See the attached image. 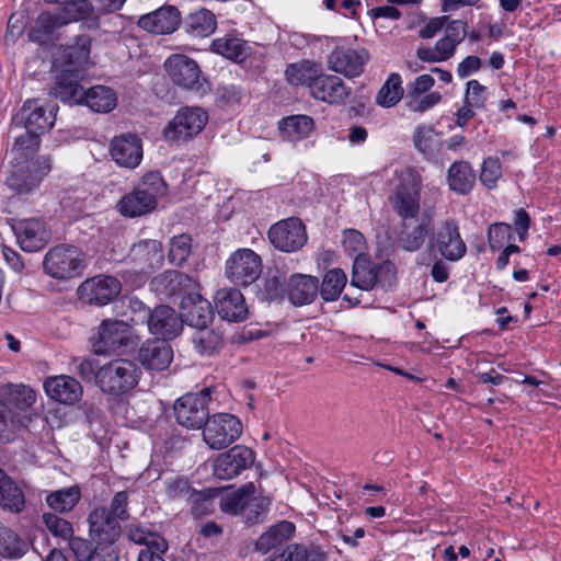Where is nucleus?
Here are the masks:
<instances>
[{"label":"nucleus","instance_id":"obj_1","mask_svg":"<svg viewBox=\"0 0 561 561\" xmlns=\"http://www.w3.org/2000/svg\"><path fill=\"white\" fill-rule=\"evenodd\" d=\"M59 4L53 10L43 11L28 31V38L41 45L55 39V32L72 22L88 19L93 7L88 0H44Z\"/></svg>","mask_w":561,"mask_h":561},{"label":"nucleus","instance_id":"obj_2","mask_svg":"<svg viewBox=\"0 0 561 561\" xmlns=\"http://www.w3.org/2000/svg\"><path fill=\"white\" fill-rule=\"evenodd\" d=\"M128 494L119 491L113 496L110 507L98 506L88 516L89 535L98 545H112L121 536V522L127 520Z\"/></svg>","mask_w":561,"mask_h":561},{"label":"nucleus","instance_id":"obj_3","mask_svg":"<svg viewBox=\"0 0 561 561\" xmlns=\"http://www.w3.org/2000/svg\"><path fill=\"white\" fill-rule=\"evenodd\" d=\"M167 193V184L158 171L146 173L134 190L117 202V211L127 218L147 215L157 208L158 199Z\"/></svg>","mask_w":561,"mask_h":561},{"label":"nucleus","instance_id":"obj_4","mask_svg":"<svg viewBox=\"0 0 561 561\" xmlns=\"http://www.w3.org/2000/svg\"><path fill=\"white\" fill-rule=\"evenodd\" d=\"M423 180L414 168L396 171L393 185L388 196L392 210L403 220L417 218L421 210Z\"/></svg>","mask_w":561,"mask_h":561},{"label":"nucleus","instance_id":"obj_5","mask_svg":"<svg viewBox=\"0 0 561 561\" xmlns=\"http://www.w3.org/2000/svg\"><path fill=\"white\" fill-rule=\"evenodd\" d=\"M141 369L136 362L127 358H116L99 368L98 387L112 397H123L131 393L141 377Z\"/></svg>","mask_w":561,"mask_h":561},{"label":"nucleus","instance_id":"obj_6","mask_svg":"<svg viewBox=\"0 0 561 561\" xmlns=\"http://www.w3.org/2000/svg\"><path fill=\"white\" fill-rule=\"evenodd\" d=\"M270 505L271 499L268 496H255L253 482L241 485L219 501V507L224 513L240 516L251 524L262 522L268 512Z\"/></svg>","mask_w":561,"mask_h":561},{"label":"nucleus","instance_id":"obj_7","mask_svg":"<svg viewBox=\"0 0 561 561\" xmlns=\"http://www.w3.org/2000/svg\"><path fill=\"white\" fill-rule=\"evenodd\" d=\"M87 266L84 253L71 244H58L48 250L43 261L44 272L55 279L80 276Z\"/></svg>","mask_w":561,"mask_h":561},{"label":"nucleus","instance_id":"obj_8","mask_svg":"<svg viewBox=\"0 0 561 561\" xmlns=\"http://www.w3.org/2000/svg\"><path fill=\"white\" fill-rule=\"evenodd\" d=\"M163 67L174 85L196 93L206 92L207 80L195 59L184 54H173L165 59Z\"/></svg>","mask_w":561,"mask_h":561},{"label":"nucleus","instance_id":"obj_9","mask_svg":"<svg viewBox=\"0 0 561 561\" xmlns=\"http://www.w3.org/2000/svg\"><path fill=\"white\" fill-rule=\"evenodd\" d=\"M208 122L207 112L198 106L181 107L175 116L163 128L165 140L184 144L196 137Z\"/></svg>","mask_w":561,"mask_h":561},{"label":"nucleus","instance_id":"obj_10","mask_svg":"<svg viewBox=\"0 0 561 561\" xmlns=\"http://www.w3.org/2000/svg\"><path fill=\"white\" fill-rule=\"evenodd\" d=\"M137 345L136 337L129 324L122 320L106 319L99 327L98 337L93 342L94 353L105 355Z\"/></svg>","mask_w":561,"mask_h":561},{"label":"nucleus","instance_id":"obj_11","mask_svg":"<svg viewBox=\"0 0 561 561\" xmlns=\"http://www.w3.org/2000/svg\"><path fill=\"white\" fill-rule=\"evenodd\" d=\"M210 399V390L207 388L178 399L173 408L176 422L190 430L203 428L209 419Z\"/></svg>","mask_w":561,"mask_h":561},{"label":"nucleus","instance_id":"obj_12","mask_svg":"<svg viewBox=\"0 0 561 561\" xmlns=\"http://www.w3.org/2000/svg\"><path fill=\"white\" fill-rule=\"evenodd\" d=\"M241 421L229 413H217L209 416L203 427V440L214 450H220L233 442L242 434Z\"/></svg>","mask_w":561,"mask_h":561},{"label":"nucleus","instance_id":"obj_13","mask_svg":"<svg viewBox=\"0 0 561 561\" xmlns=\"http://www.w3.org/2000/svg\"><path fill=\"white\" fill-rule=\"evenodd\" d=\"M134 310L142 309L147 314V324L149 332L156 335L158 340H172L183 330V321L178 312L165 305L156 307L153 310L146 309L144 304L137 299L131 301Z\"/></svg>","mask_w":561,"mask_h":561},{"label":"nucleus","instance_id":"obj_14","mask_svg":"<svg viewBox=\"0 0 561 561\" xmlns=\"http://www.w3.org/2000/svg\"><path fill=\"white\" fill-rule=\"evenodd\" d=\"M262 272V260L251 249L234 251L226 262V275L236 285L247 286L255 282Z\"/></svg>","mask_w":561,"mask_h":561},{"label":"nucleus","instance_id":"obj_15","mask_svg":"<svg viewBox=\"0 0 561 561\" xmlns=\"http://www.w3.org/2000/svg\"><path fill=\"white\" fill-rule=\"evenodd\" d=\"M254 460L255 455L251 448L236 445L214 459L213 472L217 479L230 480L250 468Z\"/></svg>","mask_w":561,"mask_h":561},{"label":"nucleus","instance_id":"obj_16","mask_svg":"<svg viewBox=\"0 0 561 561\" xmlns=\"http://www.w3.org/2000/svg\"><path fill=\"white\" fill-rule=\"evenodd\" d=\"M268 239L276 249L295 252L306 244L307 232L299 218L290 217L274 224L268 230Z\"/></svg>","mask_w":561,"mask_h":561},{"label":"nucleus","instance_id":"obj_17","mask_svg":"<svg viewBox=\"0 0 561 561\" xmlns=\"http://www.w3.org/2000/svg\"><path fill=\"white\" fill-rule=\"evenodd\" d=\"M121 282L110 275H96L85 279L78 288L81 301L89 305L105 306L121 293Z\"/></svg>","mask_w":561,"mask_h":561},{"label":"nucleus","instance_id":"obj_18","mask_svg":"<svg viewBox=\"0 0 561 561\" xmlns=\"http://www.w3.org/2000/svg\"><path fill=\"white\" fill-rule=\"evenodd\" d=\"M369 54L366 49L335 47L327 57L328 68L346 78L359 77L365 69Z\"/></svg>","mask_w":561,"mask_h":561},{"label":"nucleus","instance_id":"obj_19","mask_svg":"<svg viewBox=\"0 0 561 561\" xmlns=\"http://www.w3.org/2000/svg\"><path fill=\"white\" fill-rule=\"evenodd\" d=\"M430 244L436 247L440 255L451 262L459 261L467 252L458 225L453 219L440 222L436 232H433Z\"/></svg>","mask_w":561,"mask_h":561},{"label":"nucleus","instance_id":"obj_20","mask_svg":"<svg viewBox=\"0 0 561 561\" xmlns=\"http://www.w3.org/2000/svg\"><path fill=\"white\" fill-rule=\"evenodd\" d=\"M55 110L54 105L45 108L35 100H27L20 112L13 117V122L16 125H23L28 133L41 135L54 126L56 119Z\"/></svg>","mask_w":561,"mask_h":561},{"label":"nucleus","instance_id":"obj_21","mask_svg":"<svg viewBox=\"0 0 561 561\" xmlns=\"http://www.w3.org/2000/svg\"><path fill=\"white\" fill-rule=\"evenodd\" d=\"M310 95L328 104L340 105L352 94V88L335 75L324 73L320 69L317 78L311 82Z\"/></svg>","mask_w":561,"mask_h":561},{"label":"nucleus","instance_id":"obj_22","mask_svg":"<svg viewBox=\"0 0 561 561\" xmlns=\"http://www.w3.org/2000/svg\"><path fill=\"white\" fill-rule=\"evenodd\" d=\"M20 248L25 252L42 250L50 239L46 224L36 218L23 219L13 226Z\"/></svg>","mask_w":561,"mask_h":561},{"label":"nucleus","instance_id":"obj_23","mask_svg":"<svg viewBox=\"0 0 561 561\" xmlns=\"http://www.w3.org/2000/svg\"><path fill=\"white\" fill-rule=\"evenodd\" d=\"M433 232V217L428 211L424 213L415 225L409 224L408 220L403 221L397 238L398 248L407 252H416Z\"/></svg>","mask_w":561,"mask_h":561},{"label":"nucleus","instance_id":"obj_24","mask_svg":"<svg viewBox=\"0 0 561 561\" xmlns=\"http://www.w3.org/2000/svg\"><path fill=\"white\" fill-rule=\"evenodd\" d=\"M110 152L119 167L135 169L142 160V141L137 135L123 134L113 138Z\"/></svg>","mask_w":561,"mask_h":561},{"label":"nucleus","instance_id":"obj_25","mask_svg":"<svg viewBox=\"0 0 561 561\" xmlns=\"http://www.w3.org/2000/svg\"><path fill=\"white\" fill-rule=\"evenodd\" d=\"M137 24L140 28L152 34H172L181 24V13L173 5H162L141 15Z\"/></svg>","mask_w":561,"mask_h":561},{"label":"nucleus","instance_id":"obj_26","mask_svg":"<svg viewBox=\"0 0 561 561\" xmlns=\"http://www.w3.org/2000/svg\"><path fill=\"white\" fill-rule=\"evenodd\" d=\"M215 306L218 314L229 322H241L247 319L248 306L239 289L222 288L216 293Z\"/></svg>","mask_w":561,"mask_h":561},{"label":"nucleus","instance_id":"obj_27","mask_svg":"<svg viewBox=\"0 0 561 561\" xmlns=\"http://www.w3.org/2000/svg\"><path fill=\"white\" fill-rule=\"evenodd\" d=\"M180 317L183 323L199 329L211 322L214 312L210 302L199 294H187L182 298Z\"/></svg>","mask_w":561,"mask_h":561},{"label":"nucleus","instance_id":"obj_28","mask_svg":"<svg viewBox=\"0 0 561 561\" xmlns=\"http://www.w3.org/2000/svg\"><path fill=\"white\" fill-rule=\"evenodd\" d=\"M173 358L171 345L163 340H148L138 351V359L144 367L161 371L169 367Z\"/></svg>","mask_w":561,"mask_h":561},{"label":"nucleus","instance_id":"obj_29","mask_svg":"<svg viewBox=\"0 0 561 561\" xmlns=\"http://www.w3.org/2000/svg\"><path fill=\"white\" fill-rule=\"evenodd\" d=\"M44 389L50 399L64 404H73L82 397L80 382L67 375L48 377L44 381Z\"/></svg>","mask_w":561,"mask_h":561},{"label":"nucleus","instance_id":"obj_30","mask_svg":"<svg viewBox=\"0 0 561 561\" xmlns=\"http://www.w3.org/2000/svg\"><path fill=\"white\" fill-rule=\"evenodd\" d=\"M286 294L294 306L309 305L319 294V280L314 276L294 274L286 283Z\"/></svg>","mask_w":561,"mask_h":561},{"label":"nucleus","instance_id":"obj_31","mask_svg":"<svg viewBox=\"0 0 561 561\" xmlns=\"http://www.w3.org/2000/svg\"><path fill=\"white\" fill-rule=\"evenodd\" d=\"M154 290L159 291L164 296H175L182 294H190L188 291L194 289L196 282L190 275L180 271H165L156 276L152 282Z\"/></svg>","mask_w":561,"mask_h":561},{"label":"nucleus","instance_id":"obj_32","mask_svg":"<svg viewBox=\"0 0 561 561\" xmlns=\"http://www.w3.org/2000/svg\"><path fill=\"white\" fill-rule=\"evenodd\" d=\"M79 84V73L72 70H64L60 73L50 94L65 103L80 104L83 102L84 92Z\"/></svg>","mask_w":561,"mask_h":561},{"label":"nucleus","instance_id":"obj_33","mask_svg":"<svg viewBox=\"0 0 561 561\" xmlns=\"http://www.w3.org/2000/svg\"><path fill=\"white\" fill-rule=\"evenodd\" d=\"M447 183L457 194H469L476 184V173L469 162L455 161L448 169Z\"/></svg>","mask_w":561,"mask_h":561},{"label":"nucleus","instance_id":"obj_34","mask_svg":"<svg viewBox=\"0 0 561 561\" xmlns=\"http://www.w3.org/2000/svg\"><path fill=\"white\" fill-rule=\"evenodd\" d=\"M210 48L211 51L236 62H242L251 54V47L247 44L245 41L231 36L214 39L211 42Z\"/></svg>","mask_w":561,"mask_h":561},{"label":"nucleus","instance_id":"obj_35","mask_svg":"<svg viewBox=\"0 0 561 561\" xmlns=\"http://www.w3.org/2000/svg\"><path fill=\"white\" fill-rule=\"evenodd\" d=\"M294 531L295 525L293 523L282 520L259 537L255 542V550L262 553H267L288 540L293 536Z\"/></svg>","mask_w":561,"mask_h":561},{"label":"nucleus","instance_id":"obj_36","mask_svg":"<svg viewBox=\"0 0 561 561\" xmlns=\"http://www.w3.org/2000/svg\"><path fill=\"white\" fill-rule=\"evenodd\" d=\"M321 66L316 61L304 59L289 64L285 70V77L289 84L299 87L307 85L311 90V82L317 78Z\"/></svg>","mask_w":561,"mask_h":561},{"label":"nucleus","instance_id":"obj_37","mask_svg":"<svg viewBox=\"0 0 561 561\" xmlns=\"http://www.w3.org/2000/svg\"><path fill=\"white\" fill-rule=\"evenodd\" d=\"M130 256L142 265L141 270H152L162 262V245L157 240H141L133 245Z\"/></svg>","mask_w":561,"mask_h":561},{"label":"nucleus","instance_id":"obj_38","mask_svg":"<svg viewBox=\"0 0 561 561\" xmlns=\"http://www.w3.org/2000/svg\"><path fill=\"white\" fill-rule=\"evenodd\" d=\"M83 103L94 112L107 113L116 106L117 96L113 89L95 85L84 92Z\"/></svg>","mask_w":561,"mask_h":561},{"label":"nucleus","instance_id":"obj_39","mask_svg":"<svg viewBox=\"0 0 561 561\" xmlns=\"http://www.w3.org/2000/svg\"><path fill=\"white\" fill-rule=\"evenodd\" d=\"M185 30L194 37H206L211 35L216 27L217 21L215 14L207 9H199L192 12L185 19Z\"/></svg>","mask_w":561,"mask_h":561},{"label":"nucleus","instance_id":"obj_40","mask_svg":"<svg viewBox=\"0 0 561 561\" xmlns=\"http://www.w3.org/2000/svg\"><path fill=\"white\" fill-rule=\"evenodd\" d=\"M278 128L284 138L296 141L307 138L311 134L314 122L308 115H291L283 118Z\"/></svg>","mask_w":561,"mask_h":561},{"label":"nucleus","instance_id":"obj_41","mask_svg":"<svg viewBox=\"0 0 561 561\" xmlns=\"http://www.w3.org/2000/svg\"><path fill=\"white\" fill-rule=\"evenodd\" d=\"M285 274L278 270L268 271L259 284L256 297L261 301H274L280 299L286 294Z\"/></svg>","mask_w":561,"mask_h":561},{"label":"nucleus","instance_id":"obj_42","mask_svg":"<svg viewBox=\"0 0 561 561\" xmlns=\"http://www.w3.org/2000/svg\"><path fill=\"white\" fill-rule=\"evenodd\" d=\"M379 265L368 260L356 259L353 264L351 285L363 289H373L378 282Z\"/></svg>","mask_w":561,"mask_h":561},{"label":"nucleus","instance_id":"obj_43","mask_svg":"<svg viewBox=\"0 0 561 561\" xmlns=\"http://www.w3.org/2000/svg\"><path fill=\"white\" fill-rule=\"evenodd\" d=\"M80 499V488L78 485H71L49 492L46 495V503L55 512L68 513L75 508Z\"/></svg>","mask_w":561,"mask_h":561},{"label":"nucleus","instance_id":"obj_44","mask_svg":"<svg viewBox=\"0 0 561 561\" xmlns=\"http://www.w3.org/2000/svg\"><path fill=\"white\" fill-rule=\"evenodd\" d=\"M0 396L20 411H26L36 401L35 391L24 385L8 383L0 387Z\"/></svg>","mask_w":561,"mask_h":561},{"label":"nucleus","instance_id":"obj_45","mask_svg":"<svg viewBox=\"0 0 561 561\" xmlns=\"http://www.w3.org/2000/svg\"><path fill=\"white\" fill-rule=\"evenodd\" d=\"M195 350L202 355H213L224 346L222 332L203 327L193 335Z\"/></svg>","mask_w":561,"mask_h":561},{"label":"nucleus","instance_id":"obj_46","mask_svg":"<svg viewBox=\"0 0 561 561\" xmlns=\"http://www.w3.org/2000/svg\"><path fill=\"white\" fill-rule=\"evenodd\" d=\"M404 90L399 73H391L379 89L376 95V103L381 107H392L402 99Z\"/></svg>","mask_w":561,"mask_h":561},{"label":"nucleus","instance_id":"obj_47","mask_svg":"<svg viewBox=\"0 0 561 561\" xmlns=\"http://www.w3.org/2000/svg\"><path fill=\"white\" fill-rule=\"evenodd\" d=\"M347 283L346 274L341 268L329 270L322 279L319 294L325 301L336 300Z\"/></svg>","mask_w":561,"mask_h":561},{"label":"nucleus","instance_id":"obj_48","mask_svg":"<svg viewBox=\"0 0 561 561\" xmlns=\"http://www.w3.org/2000/svg\"><path fill=\"white\" fill-rule=\"evenodd\" d=\"M8 186L16 193H28L38 186V176H30L27 167L22 161H15L10 175L7 178Z\"/></svg>","mask_w":561,"mask_h":561},{"label":"nucleus","instance_id":"obj_49","mask_svg":"<svg viewBox=\"0 0 561 561\" xmlns=\"http://www.w3.org/2000/svg\"><path fill=\"white\" fill-rule=\"evenodd\" d=\"M25 504L21 489L7 476L0 484V506L10 512L19 513Z\"/></svg>","mask_w":561,"mask_h":561},{"label":"nucleus","instance_id":"obj_50","mask_svg":"<svg viewBox=\"0 0 561 561\" xmlns=\"http://www.w3.org/2000/svg\"><path fill=\"white\" fill-rule=\"evenodd\" d=\"M27 551V543L12 529L0 525V554L4 558L16 559Z\"/></svg>","mask_w":561,"mask_h":561},{"label":"nucleus","instance_id":"obj_51","mask_svg":"<svg viewBox=\"0 0 561 561\" xmlns=\"http://www.w3.org/2000/svg\"><path fill=\"white\" fill-rule=\"evenodd\" d=\"M268 561H325V557L318 548L293 543Z\"/></svg>","mask_w":561,"mask_h":561},{"label":"nucleus","instance_id":"obj_52","mask_svg":"<svg viewBox=\"0 0 561 561\" xmlns=\"http://www.w3.org/2000/svg\"><path fill=\"white\" fill-rule=\"evenodd\" d=\"M192 253V237L186 233L174 236L170 240L168 259L174 266H182Z\"/></svg>","mask_w":561,"mask_h":561},{"label":"nucleus","instance_id":"obj_53","mask_svg":"<svg viewBox=\"0 0 561 561\" xmlns=\"http://www.w3.org/2000/svg\"><path fill=\"white\" fill-rule=\"evenodd\" d=\"M129 538L137 545H141V549L151 551L167 552L169 549L168 541L158 534L146 530L145 528H135L129 530Z\"/></svg>","mask_w":561,"mask_h":561},{"label":"nucleus","instance_id":"obj_54","mask_svg":"<svg viewBox=\"0 0 561 561\" xmlns=\"http://www.w3.org/2000/svg\"><path fill=\"white\" fill-rule=\"evenodd\" d=\"M194 491L188 479L184 477H174L164 481V496L169 501L186 500L188 502Z\"/></svg>","mask_w":561,"mask_h":561},{"label":"nucleus","instance_id":"obj_55","mask_svg":"<svg viewBox=\"0 0 561 561\" xmlns=\"http://www.w3.org/2000/svg\"><path fill=\"white\" fill-rule=\"evenodd\" d=\"M42 522L46 529L55 537L68 540L73 536L71 524L54 513H44L42 515Z\"/></svg>","mask_w":561,"mask_h":561},{"label":"nucleus","instance_id":"obj_56","mask_svg":"<svg viewBox=\"0 0 561 561\" xmlns=\"http://www.w3.org/2000/svg\"><path fill=\"white\" fill-rule=\"evenodd\" d=\"M514 240L512 227L505 222H494L488 228V242L492 251L501 250L506 242Z\"/></svg>","mask_w":561,"mask_h":561},{"label":"nucleus","instance_id":"obj_57","mask_svg":"<svg viewBox=\"0 0 561 561\" xmlns=\"http://www.w3.org/2000/svg\"><path fill=\"white\" fill-rule=\"evenodd\" d=\"M442 101V94L433 91L426 94L407 95L405 106L414 113H424Z\"/></svg>","mask_w":561,"mask_h":561},{"label":"nucleus","instance_id":"obj_58","mask_svg":"<svg viewBox=\"0 0 561 561\" xmlns=\"http://www.w3.org/2000/svg\"><path fill=\"white\" fill-rule=\"evenodd\" d=\"M188 503L191 504V513L195 518L207 516L215 510L214 497L201 491L195 490Z\"/></svg>","mask_w":561,"mask_h":561},{"label":"nucleus","instance_id":"obj_59","mask_svg":"<svg viewBox=\"0 0 561 561\" xmlns=\"http://www.w3.org/2000/svg\"><path fill=\"white\" fill-rule=\"evenodd\" d=\"M501 176L502 169L499 158L489 157L484 159L480 172L481 183L488 188H493Z\"/></svg>","mask_w":561,"mask_h":561},{"label":"nucleus","instance_id":"obj_60","mask_svg":"<svg viewBox=\"0 0 561 561\" xmlns=\"http://www.w3.org/2000/svg\"><path fill=\"white\" fill-rule=\"evenodd\" d=\"M434 130L432 127L420 125L415 128L413 144L416 150L424 156H430L434 151Z\"/></svg>","mask_w":561,"mask_h":561},{"label":"nucleus","instance_id":"obj_61","mask_svg":"<svg viewBox=\"0 0 561 561\" xmlns=\"http://www.w3.org/2000/svg\"><path fill=\"white\" fill-rule=\"evenodd\" d=\"M23 165L27 167V174L38 176V184L51 170V160L48 156H39L36 159L22 160Z\"/></svg>","mask_w":561,"mask_h":561},{"label":"nucleus","instance_id":"obj_62","mask_svg":"<svg viewBox=\"0 0 561 561\" xmlns=\"http://www.w3.org/2000/svg\"><path fill=\"white\" fill-rule=\"evenodd\" d=\"M38 137L39 135L32 134L26 130L24 135H21L16 138L13 150L18 151L21 157L27 159L31 153L35 152L38 149Z\"/></svg>","mask_w":561,"mask_h":561},{"label":"nucleus","instance_id":"obj_63","mask_svg":"<svg viewBox=\"0 0 561 561\" xmlns=\"http://www.w3.org/2000/svg\"><path fill=\"white\" fill-rule=\"evenodd\" d=\"M68 540L70 550L78 561H90L98 551L96 548H93L91 541L87 539L71 537Z\"/></svg>","mask_w":561,"mask_h":561},{"label":"nucleus","instance_id":"obj_64","mask_svg":"<svg viewBox=\"0 0 561 561\" xmlns=\"http://www.w3.org/2000/svg\"><path fill=\"white\" fill-rule=\"evenodd\" d=\"M485 101V87L480 84L477 80H470L467 83L465 103L473 105L474 107H483Z\"/></svg>","mask_w":561,"mask_h":561}]
</instances>
